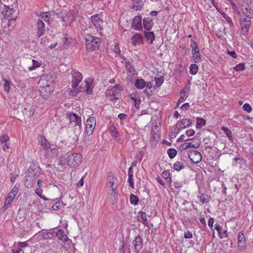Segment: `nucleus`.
<instances>
[{"label":"nucleus","mask_w":253,"mask_h":253,"mask_svg":"<svg viewBox=\"0 0 253 253\" xmlns=\"http://www.w3.org/2000/svg\"><path fill=\"white\" fill-rule=\"evenodd\" d=\"M199 146L200 144L198 143L193 144L192 142L184 143L182 145L184 149H187L188 148H197Z\"/></svg>","instance_id":"obj_33"},{"label":"nucleus","mask_w":253,"mask_h":253,"mask_svg":"<svg viewBox=\"0 0 253 253\" xmlns=\"http://www.w3.org/2000/svg\"><path fill=\"white\" fill-rule=\"evenodd\" d=\"M229 1H230V4H231V6L232 7V8L235 11L237 12V14L238 15H241V13L240 12V11H239L238 10V8L236 5V4H235V2H234L232 0H229Z\"/></svg>","instance_id":"obj_52"},{"label":"nucleus","mask_w":253,"mask_h":253,"mask_svg":"<svg viewBox=\"0 0 253 253\" xmlns=\"http://www.w3.org/2000/svg\"><path fill=\"white\" fill-rule=\"evenodd\" d=\"M38 139L39 141V144L41 146L40 148L41 149L46 150L49 148L50 144L44 136L42 135H39L38 137Z\"/></svg>","instance_id":"obj_19"},{"label":"nucleus","mask_w":253,"mask_h":253,"mask_svg":"<svg viewBox=\"0 0 253 253\" xmlns=\"http://www.w3.org/2000/svg\"><path fill=\"white\" fill-rule=\"evenodd\" d=\"M225 35V33L223 30H219L216 33V35L218 38L223 37Z\"/></svg>","instance_id":"obj_63"},{"label":"nucleus","mask_w":253,"mask_h":253,"mask_svg":"<svg viewBox=\"0 0 253 253\" xmlns=\"http://www.w3.org/2000/svg\"><path fill=\"white\" fill-rule=\"evenodd\" d=\"M128 182L129 184V185L131 187H134V183L133 182V174H128Z\"/></svg>","instance_id":"obj_57"},{"label":"nucleus","mask_w":253,"mask_h":253,"mask_svg":"<svg viewBox=\"0 0 253 253\" xmlns=\"http://www.w3.org/2000/svg\"><path fill=\"white\" fill-rule=\"evenodd\" d=\"M15 196H12V195H10V194H8V197L5 200V202L6 203V204H10L12 200L15 198Z\"/></svg>","instance_id":"obj_56"},{"label":"nucleus","mask_w":253,"mask_h":253,"mask_svg":"<svg viewBox=\"0 0 253 253\" xmlns=\"http://www.w3.org/2000/svg\"><path fill=\"white\" fill-rule=\"evenodd\" d=\"M66 23H70L73 21L76 20V16L74 14L73 10H70L69 12H66Z\"/></svg>","instance_id":"obj_25"},{"label":"nucleus","mask_w":253,"mask_h":253,"mask_svg":"<svg viewBox=\"0 0 253 253\" xmlns=\"http://www.w3.org/2000/svg\"><path fill=\"white\" fill-rule=\"evenodd\" d=\"M48 13H49V12L41 13L40 14V17L41 18V19L42 20H43L44 21H48Z\"/></svg>","instance_id":"obj_51"},{"label":"nucleus","mask_w":253,"mask_h":253,"mask_svg":"<svg viewBox=\"0 0 253 253\" xmlns=\"http://www.w3.org/2000/svg\"><path fill=\"white\" fill-rule=\"evenodd\" d=\"M219 236L221 239L227 237V231L224 230L219 233Z\"/></svg>","instance_id":"obj_60"},{"label":"nucleus","mask_w":253,"mask_h":253,"mask_svg":"<svg viewBox=\"0 0 253 253\" xmlns=\"http://www.w3.org/2000/svg\"><path fill=\"white\" fill-rule=\"evenodd\" d=\"M4 6L5 7V9L2 12L3 16L8 19L9 23L14 21L17 17L15 15H13L15 12L14 9L10 7L9 5H6L5 4ZM9 24V23H8Z\"/></svg>","instance_id":"obj_8"},{"label":"nucleus","mask_w":253,"mask_h":253,"mask_svg":"<svg viewBox=\"0 0 253 253\" xmlns=\"http://www.w3.org/2000/svg\"><path fill=\"white\" fill-rule=\"evenodd\" d=\"M243 109L247 111L248 113H250L252 111V108L250 104L246 103L243 105Z\"/></svg>","instance_id":"obj_55"},{"label":"nucleus","mask_w":253,"mask_h":253,"mask_svg":"<svg viewBox=\"0 0 253 253\" xmlns=\"http://www.w3.org/2000/svg\"><path fill=\"white\" fill-rule=\"evenodd\" d=\"M9 140V136L6 134H3L0 137V145L7 143Z\"/></svg>","instance_id":"obj_48"},{"label":"nucleus","mask_w":253,"mask_h":253,"mask_svg":"<svg viewBox=\"0 0 253 253\" xmlns=\"http://www.w3.org/2000/svg\"><path fill=\"white\" fill-rule=\"evenodd\" d=\"M184 168L185 166L184 165V164L178 161L175 162L173 166V169L177 171H180L181 169H183Z\"/></svg>","instance_id":"obj_34"},{"label":"nucleus","mask_w":253,"mask_h":253,"mask_svg":"<svg viewBox=\"0 0 253 253\" xmlns=\"http://www.w3.org/2000/svg\"><path fill=\"white\" fill-rule=\"evenodd\" d=\"M108 183L106 184V187L108 188V195L111 199L112 203L116 202L117 199L116 189L118 180L115 176L113 172H109L107 178Z\"/></svg>","instance_id":"obj_1"},{"label":"nucleus","mask_w":253,"mask_h":253,"mask_svg":"<svg viewBox=\"0 0 253 253\" xmlns=\"http://www.w3.org/2000/svg\"><path fill=\"white\" fill-rule=\"evenodd\" d=\"M131 42L133 45L136 46V44L141 43L143 41V37L141 34L135 33L131 38Z\"/></svg>","instance_id":"obj_22"},{"label":"nucleus","mask_w":253,"mask_h":253,"mask_svg":"<svg viewBox=\"0 0 253 253\" xmlns=\"http://www.w3.org/2000/svg\"><path fill=\"white\" fill-rule=\"evenodd\" d=\"M33 65L32 66H29L28 68L30 71H32L35 70L37 67H39L41 66V63L39 62L38 61L33 59L32 60Z\"/></svg>","instance_id":"obj_41"},{"label":"nucleus","mask_w":253,"mask_h":253,"mask_svg":"<svg viewBox=\"0 0 253 253\" xmlns=\"http://www.w3.org/2000/svg\"><path fill=\"white\" fill-rule=\"evenodd\" d=\"M82 161V156L80 154H72L67 159L68 165L70 168H75L80 165Z\"/></svg>","instance_id":"obj_5"},{"label":"nucleus","mask_w":253,"mask_h":253,"mask_svg":"<svg viewBox=\"0 0 253 253\" xmlns=\"http://www.w3.org/2000/svg\"><path fill=\"white\" fill-rule=\"evenodd\" d=\"M186 89L184 88L180 92V96L178 99L177 105L183 102L188 97V95L186 93Z\"/></svg>","instance_id":"obj_26"},{"label":"nucleus","mask_w":253,"mask_h":253,"mask_svg":"<svg viewBox=\"0 0 253 253\" xmlns=\"http://www.w3.org/2000/svg\"><path fill=\"white\" fill-rule=\"evenodd\" d=\"M38 234L41 236L43 239H47L50 238L49 235H53L52 233H50V232L43 231V230H41L39 231Z\"/></svg>","instance_id":"obj_38"},{"label":"nucleus","mask_w":253,"mask_h":253,"mask_svg":"<svg viewBox=\"0 0 253 253\" xmlns=\"http://www.w3.org/2000/svg\"><path fill=\"white\" fill-rule=\"evenodd\" d=\"M135 86L138 89H142L145 86V82L143 79H137L135 83Z\"/></svg>","instance_id":"obj_28"},{"label":"nucleus","mask_w":253,"mask_h":253,"mask_svg":"<svg viewBox=\"0 0 253 253\" xmlns=\"http://www.w3.org/2000/svg\"><path fill=\"white\" fill-rule=\"evenodd\" d=\"M56 15L57 17L60 19L62 22H65L66 23V11H61L59 13H56Z\"/></svg>","instance_id":"obj_37"},{"label":"nucleus","mask_w":253,"mask_h":253,"mask_svg":"<svg viewBox=\"0 0 253 253\" xmlns=\"http://www.w3.org/2000/svg\"><path fill=\"white\" fill-rule=\"evenodd\" d=\"M91 21L97 29L102 30L103 20L99 14L92 15L91 17Z\"/></svg>","instance_id":"obj_15"},{"label":"nucleus","mask_w":253,"mask_h":253,"mask_svg":"<svg viewBox=\"0 0 253 253\" xmlns=\"http://www.w3.org/2000/svg\"><path fill=\"white\" fill-rule=\"evenodd\" d=\"M86 49L89 51L95 50L99 47L100 40L99 38L95 37L90 34L85 35Z\"/></svg>","instance_id":"obj_3"},{"label":"nucleus","mask_w":253,"mask_h":253,"mask_svg":"<svg viewBox=\"0 0 253 253\" xmlns=\"http://www.w3.org/2000/svg\"><path fill=\"white\" fill-rule=\"evenodd\" d=\"M109 131L111 135L113 137H116L118 134V131L117 128L114 126H112L110 128Z\"/></svg>","instance_id":"obj_53"},{"label":"nucleus","mask_w":253,"mask_h":253,"mask_svg":"<svg viewBox=\"0 0 253 253\" xmlns=\"http://www.w3.org/2000/svg\"><path fill=\"white\" fill-rule=\"evenodd\" d=\"M156 180L158 181V182H159L162 186H165V182L160 176H158L156 178Z\"/></svg>","instance_id":"obj_62"},{"label":"nucleus","mask_w":253,"mask_h":253,"mask_svg":"<svg viewBox=\"0 0 253 253\" xmlns=\"http://www.w3.org/2000/svg\"><path fill=\"white\" fill-rule=\"evenodd\" d=\"M167 154L170 159H172L176 156L177 154V151L174 148H170L168 150Z\"/></svg>","instance_id":"obj_44"},{"label":"nucleus","mask_w":253,"mask_h":253,"mask_svg":"<svg viewBox=\"0 0 253 253\" xmlns=\"http://www.w3.org/2000/svg\"><path fill=\"white\" fill-rule=\"evenodd\" d=\"M200 200L202 203H208L210 201V196L206 194H202L200 197Z\"/></svg>","instance_id":"obj_39"},{"label":"nucleus","mask_w":253,"mask_h":253,"mask_svg":"<svg viewBox=\"0 0 253 253\" xmlns=\"http://www.w3.org/2000/svg\"><path fill=\"white\" fill-rule=\"evenodd\" d=\"M188 155L191 161L194 164L199 163L202 160V155L201 153L197 151H190L188 153Z\"/></svg>","instance_id":"obj_12"},{"label":"nucleus","mask_w":253,"mask_h":253,"mask_svg":"<svg viewBox=\"0 0 253 253\" xmlns=\"http://www.w3.org/2000/svg\"><path fill=\"white\" fill-rule=\"evenodd\" d=\"M243 13L247 18L250 19L253 17V10L250 8V7L249 6L246 7L243 10Z\"/></svg>","instance_id":"obj_31"},{"label":"nucleus","mask_w":253,"mask_h":253,"mask_svg":"<svg viewBox=\"0 0 253 253\" xmlns=\"http://www.w3.org/2000/svg\"><path fill=\"white\" fill-rule=\"evenodd\" d=\"M131 27L133 29L137 31L142 29V17L141 15L135 16L133 18Z\"/></svg>","instance_id":"obj_16"},{"label":"nucleus","mask_w":253,"mask_h":253,"mask_svg":"<svg viewBox=\"0 0 253 253\" xmlns=\"http://www.w3.org/2000/svg\"><path fill=\"white\" fill-rule=\"evenodd\" d=\"M132 244L131 246H129L132 249V252L133 253H139L143 247L142 238L139 235L136 236L132 242Z\"/></svg>","instance_id":"obj_6"},{"label":"nucleus","mask_w":253,"mask_h":253,"mask_svg":"<svg viewBox=\"0 0 253 253\" xmlns=\"http://www.w3.org/2000/svg\"><path fill=\"white\" fill-rule=\"evenodd\" d=\"M70 124L73 126H81V118L73 112H69L67 115Z\"/></svg>","instance_id":"obj_10"},{"label":"nucleus","mask_w":253,"mask_h":253,"mask_svg":"<svg viewBox=\"0 0 253 253\" xmlns=\"http://www.w3.org/2000/svg\"><path fill=\"white\" fill-rule=\"evenodd\" d=\"M238 247L240 249H243L246 246V240L243 232H240L238 234Z\"/></svg>","instance_id":"obj_24"},{"label":"nucleus","mask_w":253,"mask_h":253,"mask_svg":"<svg viewBox=\"0 0 253 253\" xmlns=\"http://www.w3.org/2000/svg\"><path fill=\"white\" fill-rule=\"evenodd\" d=\"M191 124V120L185 119L177 123L176 126L178 127V131H179L186 127H189Z\"/></svg>","instance_id":"obj_17"},{"label":"nucleus","mask_w":253,"mask_h":253,"mask_svg":"<svg viewBox=\"0 0 253 253\" xmlns=\"http://www.w3.org/2000/svg\"><path fill=\"white\" fill-rule=\"evenodd\" d=\"M195 132L194 130L190 129L189 130H187L186 131V134L187 136H193L195 134Z\"/></svg>","instance_id":"obj_61"},{"label":"nucleus","mask_w":253,"mask_h":253,"mask_svg":"<svg viewBox=\"0 0 253 253\" xmlns=\"http://www.w3.org/2000/svg\"><path fill=\"white\" fill-rule=\"evenodd\" d=\"M35 180L34 178L28 177L25 181V186L28 188L32 187L33 184L35 183Z\"/></svg>","instance_id":"obj_32"},{"label":"nucleus","mask_w":253,"mask_h":253,"mask_svg":"<svg viewBox=\"0 0 253 253\" xmlns=\"http://www.w3.org/2000/svg\"><path fill=\"white\" fill-rule=\"evenodd\" d=\"M72 87L74 89L77 88L78 84L82 81L83 76L79 72H73L72 73Z\"/></svg>","instance_id":"obj_13"},{"label":"nucleus","mask_w":253,"mask_h":253,"mask_svg":"<svg viewBox=\"0 0 253 253\" xmlns=\"http://www.w3.org/2000/svg\"><path fill=\"white\" fill-rule=\"evenodd\" d=\"M245 68V67L244 63H239V64L234 66L233 67V69L235 70H236V71H241L244 70Z\"/></svg>","instance_id":"obj_50"},{"label":"nucleus","mask_w":253,"mask_h":253,"mask_svg":"<svg viewBox=\"0 0 253 253\" xmlns=\"http://www.w3.org/2000/svg\"><path fill=\"white\" fill-rule=\"evenodd\" d=\"M221 129L224 131L227 137H231L232 132L228 128L223 126L222 127Z\"/></svg>","instance_id":"obj_54"},{"label":"nucleus","mask_w":253,"mask_h":253,"mask_svg":"<svg viewBox=\"0 0 253 253\" xmlns=\"http://www.w3.org/2000/svg\"><path fill=\"white\" fill-rule=\"evenodd\" d=\"M61 203L60 202H57L52 207L54 210H57L59 209L61 206Z\"/></svg>","instance_id":"obj_58"},{"label":"nucleus","mask_w":253,"mask_h":253,"mask_svg":"<svg viewBox=\"0 0 253 253\" xmlns=\"http://www.w3.org/2000/svg\"><path fill=\"white\" fill-rule=\"evenodd\" d=\"M130 99L133 100L134 102V106L136 108H138L141 103L140 100L136 97V95L131 94L129 96Z\"/></svg>","instance_id":"obj_35"},{"label":"nucleus","mask_w":253,"mask_h":253,"mask_svg":"<svg viewBox=\"0 0 253 253\" xmlns=\"http://www.w3.org/2000/svg\"><path fill=\"white\" fill-rule=\"evenodd\" d=\"M155 84L156 87H160L162 84L164 83V78L163 76L160 77L159 78H155Z\"/></svg>","instance_id":"obj_47"},{"label":"nucleus","mask_w":253,"mask_h":253,"mask_svg":"<svg viewBox=\"0 0 253 253\" xmlns=\"http://www.w3.org/2000/svg\"><path fill=\"white\" fill-rule=\"evenodd\" d=\"M138 202V199L136 196L133 194L130 195V202L131 204L136 205Z\"/></svg>","instance_id":"obj_46"},{"label":"nucleus","mask_w":253,"mask_h":253,"mask_svg":"<svg viewBox=\"0 0 253 253\" xmlns=\"http://www.w3.org/2000/svg\"><path fill=\"white\" fill-rule=\"evenodd\" d=\"M126 68L129 73H132L134 71V68L132 64L128 61L126 62Z\"/></svg>","instance_id":"obj_49"},{"label":"nucleus","mask_w":253,"mask_h":253,"mask_svg":"<svg viewBox=\"0 0 253 253\" xmlns=\"http://www.w3.org/2000/svg\"><path fill=\"white\" fill-rule=\"evenodd\" d=\"M93 87V80L91 78H88L81 84V86L78 88H75L73 90H71L70 91V94L76 95L79 92L83 91L85 92L88 94H91L92 93Z\"/></svg>","instance_id":"obj_2"},{"label":"nucleus","mask_w":253,"mask_h":253,"mask_svg":"<svg viewBox=\"0 0 253 253\" xmlns=\"http://www.w3.org/2000/svg\"><path fill=\"white\" fill-rule=\"evenodd\" d=\"M132 4L131 8L135 11L140 10L144 6V2L142 0H131Z\"/></svg>","instance_id":"obj_23"},{"label":"nucleus","mask_w":253,"mask_h":253,"mask_svg":"<svg viewBox=\"0 0 253 253\" xmlns=\"http://www.w3.org/2000/svg\"><path fill=\"white\" fill-rule=\"evenodd\" d=\"M36 34L38 38L42 36L45 31V24L42 20L40 19L36 21Z\"/></svg>","instance_id":"obj_11"},{"label":"nucleus","mask_w":253,"mask_h":253,"mask_svg":"<svg viewBox=\"0 0 253 253\" xmlns=\"http://www.w3.org/2000/svg\"><path fill=\"white\" fill-rule=\"evenodd\" d=\"M54 233L55 235L58 238V240L62 241L65 243H67L68 245L71 242V241L68 238L67 235L63 230L58 229Z\"/></svg>","instance_id":"obj_14"},{"label":"nucleus","mask_w":253,"mask_h":253,"mask_svg":"<svg viewBox=\"0 0 253 253\" xmlns=\"http://www.w3.org/2000/svg\"><path fill=\"white\" fill-rule=\"evenodd\" d=\"M19 183H16L9 193L10 194V195H12V196H16L19 190Z\"/></svg>","instance_id":"obj_43"},{"label":"nucleus","mask_w":253,"mask_h":253,"mask_svg":"<svg viewBox=\"0 0 253 253\" xmlns=\"http://www.w3.org/2000/svg\"><path fill=\"white\" fill-rule=\"evenodd\" d=\"M140 219H139V221L143 224L145 226H148V222L147 221V214L145 212L142 211L140 212Z\"/></svg>","instance_id":"obj_30"},{"label":"nucleus","mask_w":253,"mask_h":253,"mask_svg":"<svg viewBox=\"0 0 253 253\" xmlns=\"http://www.w3.org/2000/svg\"><path fill=\"white\" fill-rule=\"evenodd\" d=\"M144 36L147 40L150 41V43H153L155 38V35L153 32H150L149 31L148 32L145 31L144 32Z\"/></svg>","instance_id":"obj_27"},{"label":"nucleus","mask_w":253,"mask_h":253,"mask_svg":"<svg viewBox=\"0 0 253 253\" xmlns=\"http://www.w3.org/2000/svg\"><path fill=\"white\" fill-rule=\"evenodd\" d=\"M191 42H193L194 44H195V45H193V44H191V47L192 48V51H194L195 52V51L199 50L198 46V45H197V43L196 42H195L193 40H191Z\"/></svg>","instance_id":"obj_59"},{"label":"nucleus","mask_w":253,"mask_h":253,"mask_svg":"<svg viewBox=\"0 0 253 253\" xmlns=\"http://www.w3.org/2000/svg\"><path fill=\"white\" fill-rule=\"evenodd\" d=\"M193 55V61L195 63H199L201 60V55L200 54L199 50L195 51V52L192 51Z\"/></svg>","instance_id":"obj_29"},{"label":"nucleus","mask_w":253,"mask_h":253,"mask_svg":"<svg viewBox=\"0 0 253 253\" xmlns=\"http://www.w3.org/2000/svg\"><path fill=\"white\" fill-rule=\"evenodd\" d=\"M52 90V87L48 84L41 87L40 89V93L43 96H47Z\"/></svg>","instance_id":"obj_21"},{"label":"nucleus","mask_w":253,"mask_h":253,"mask_svg":"<svg viewBox=\"0 0 253 253\" xmlns=\"http://www.w3.org/2000/svg\"><path fill=\"white\" fill-rule=\"evenodd\" d=\"M214 223V218L212 217H210L208 221V225L211 229L213 227V224Z\"/></svg>","instance_id":"obj_64"},{"label":"nucleus","mask_w":253,"mask_h":253,"mask_svg":"<svg viewBox=\"0 0 253 253\" xmlns=\"http://www.w3.org/2000/svg\"><path fill=\"white\" fill-rule=\"evenodd\" d=\"M96 123V118L94 117H90L87 119L85 123V132L87 135L89 136L92 134Z\"/></svg>","instance_id":"obj_9"},{"label":"nucleus","mask_w":253,"mask_h":253,"mask_svg":"<svg viewBox=\"0 0 253 253\" xmlns=\"http://www.w3.org/2000/svg\"><path fill=\"white\" fill-rule=\"evenodd\" d=\"M143 24L144 29L147 31H150L153 26L154 23L151 17L145 18L143 20Z\"/></svg>","instance_id":"obj_20"},{"label":"nucleus","mask_w":253,"mask_h":253,"mask_svg":"<svg viewBox=\"0 0 253 253\" xmlns=\"http://www.w3.org/2000/svg\"><path fill=\"white\" fill-rule=\"evenodd\" d=\"M206 125V121L203 118H197L196 127L201 128Z\"/></svg>","instance_id":"obj_45"},{"label":"nucleus","mask_w":253,"mask_h":253,"mask_svg":"<svg viewBox=\"0 0 253 253\" xmlns=\"http://www.w3.org/2000/svg\"><path fill=\"white\" fill-rule=\"evenodd\" d=\"M162 176L164 178L167 182H170L171 179L170 177V173L168 170L164 171L162 174Z\"/></svg>","instance_id":"obj_42"},{"label":"nucleus","mask_w":253,"mask_h":253,"mask_svg":"<svg viewBox=\"0 0 253 253\" xmlns=\"http://www.w3.org/2000/svg\"><path fill=\"white\" fill-rule=\"evenodd\" d=\"M241 20L242 32L244 34H245L248 32L249 30L251 24V21L250 19H247L246 18H241Z\"/></svg>","instance_id":"obj_18"},{"label":"nucleus","mask_w":253,"mask_h":253,"mask_svg":"<svg viewBox=\"0 0 253 253\" xmlns=\"http://www.w3.org/2000/svg\"><path fill=\"white\" fill-rule=\"evenodd\" d=\"M42 169L39 166L35 164L30 165L28 171V177L36 179L41 173Z\"/></svg>","instance_id":"obj_7"},{"label":"nucleus","mask_w":253,"mask_h":253,"mask_svg":"<svg viewBox=\"0 0 253 253\" xmlns=\"http://www.w3.org/2000/svg\"><path fill=\"white\" fill-rule=\"evenodd\" d=\"M198 69H199V67H198V66L196 64H191L190 66V67H189V69H190V71H189V73L191 74V75H195L197 74L198 71Z\"/></svg>","instance_id":"obj_36"},{"label":"nucleus","mask_w":253,"mask_h":253,"mask_svg":"<svg viewBox=\"0 0 253 253\" xmlns=\"http://www.w3.org/2000/svg\"><path fill=\"white\" fill-rule=\"evenodd\" d=\"M122 87L119 84L115 85L112 88L108 89L106 91V95L110 100L118 99L120 96V91Z\"/></svg>","instance_id":"obj_4"},{"label":"nucleus","mask_w":253,"mask_h":253,"mask_svg":"<svg viewBox=\"0 0 253 253\" xmlns=\"http://www.w3.org/2000/svg\"><path fill=\"white\" fill-rule=\"evenodd\" d=\"M3 81L4 82L3 84V88L4 90L7 92H9V89L10 88V85L12 84V82L10 81L7 80L6 79H4Z\"/></svg>","instance_id":"obj_40"}]
</instances>
